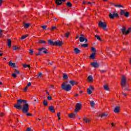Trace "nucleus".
<instances>
[{
    "label": "nucleus",
    "mask_w": 131,
    "mask_h": 131,
    "mask_svg": "<svg viewBox=\"0 0 131 131\" xmlns=\"http://www.w3.org/2000/svg\"><path fill=\"white\" fill-rule=\"evenodd\" d=\"M14 108L18 110H22L23 113H28L29 111V105L27 103V100L18 99L17 100V104L14 105Z\"/></svg>",
    "instance_id": "f257e3e1"
},
{
    "label": "nucleus",
    "mask_w": 131,
    "mask_h": 131,
    "mask_svg": "<svg viewBox=\"0 0 131 131\" xmlns=\"http://www.w3.org/2000/svg\"><path fill=\"white\" fill-rule=\"evenodd\" d=\"M121 85L122 89L124 88V91H127L128 92H129V91H130V90L128 89V88H129V85H128V84L126 83V78L124 75H123L122 77Z\"/></svg>",
    "instance_id": "f03ea898"
},
{
    "label": "nucleus",
    "mask_w": 131,
    "mask_h": 131,
    "mask_svg": "<svg viewBox=\"0 0 131 131\" xmlns=\"http://www.w3.org/2000/svg\"><path fill=\"white\" fill-rule=\"evenodd\" d=\"M61 89L66 92H69L71 91L72 87L70 84H66V83L63 82L61 84Z\"/></svg>",
    "instance_id": "7ed1b4c3"
},
{
    "label": "nucleus",
    "mask_w": 131,
    "mask_h": 131,
    "mask_svg": "<svg viewBox=\"0 0 131 131\" xmlns=\"http://www.w3.org/2000/svg\"><path fill=\"white\" fill-rule=\"evenodd\" d=\"M108 17L110 19H114V18H119V15L117 13L113 12V13H110Z\"/></svg>",
    "instance_id": "20e7f679"
},
{
    "label": "nucleus",
    "mask_w": 131,
    "mask_h": 131,
    "mask_svg": "<svg viewBox=\"0 0 131 131\" xmlns=\"http://www.w3.org/2000/svg\"><path fill=\"white\" fill-rule=\"evenodd\" d=\"M131 30V27L129 28L128 29V30L126 31V28H125V27H123V28L121 29V31L123 33V34H128V33H129V32Z\"/></svg>",
    "instance_id": "39448f33"
},
{
    "label": "nucleus",
    "mask_w": 131,
    "mask_h": 131,
    "mask_svg": "<svg viewBox=\"0 0 131 131\" xmlns=\"http://www.w3.org/2000/svg\"><path fill=\"white\" fill-rule=\"evenodd\" d=\"M99 27H101L103 30H106V28L107 27V24L105 22L100 21L98 24Z\"/></svg>",
    "instance_id": "423d86ee"
},
{
    "label": "nucleus",
    "mask_w": 131,
    "mask_h": 131,
    "mask_svg": "<svg viewBox=\"0 0 131 131\" xmlns=\"http://www.w3.org/2000/svg\"><path fill=\"white\" fill-rule=\"evenodd\" d=\"M120 15L121 16H122V15H124V16H125V17H126V18H128V17L129 16V12H124V10H121V12L120 13Z\"/></svg>",
    "instance_id": "0eeeda50"
},
{
    "label": "nucleus",
    "mask_w": 131,
    "mask_h": 131,
    "mask_svg": "<svg viewBox=\"0 0 131 131\" xmlns=\"http://www.w3.org/2000/svg\"><path fill=\"white\" fill-rule=\"evenodd\" d=\"M75 108L74 112H78L81 109V104L79 103H76Z\"/></svg>",
    "instance_id": "6e6552de"
},
{
    "label": "nucleus",
    "mask_w": 131,
    "mask_h": 131,
    "mask_svg": "<svg viewBox=\"0 0 131 131\" xmlns=\"http://www.w3.org/2000/svg\"><path fill=\"white\" fill-rule=\"evenodd\" d=\"M54 45L55 46H59V47H61V46H63V42L59 40L55 41Z\"/></svg>",
    "instance_id": "1a4fd4ad"
},
{
    "label": "nucleus",
    "mask_w": 131,
    "mask_h": 131,
    "mask_svg": "<svg viewBox=\"0 0 131 131\" xmlns=\"http://www.w3.org/2000/svg\"><path fill=\"white\" fill-rule=\"evenodd\" d=\"M92 91H94V87H93V86H90V88L87 89V94H88V95H91L92 93H93Z\"/></svg>",
    "instance_id": "9d476101"
},
{
    "label": "nucleus",
    "mask_w": 131,
    "mask_h": 131,
    "mask_svg": "<svg viewBox=\"0 0 131 131\" xmlns=\"http://www.w3.org/2000/svg\"><path fill=\"white\" fill-rule=\"evenodd\" d=\"M91 66H92V67H94V68H98V67H99V63H98V62H92L91 63Z\"/></svg>",
    "instance_id": "9b49d317"
},
{
    "label": "nucleus",
    "mask_w": 131,
    "mask_h": 131,
    "mask_svg": "<svg viewBox=\"0 0 131 131\" xmlns=\"http://www.w3.org/2000/svg\"><path fill=\"white\" fill-rule=\"evenodd\" d=\"M115 113H119L120 112V106H116L114 109Z\"/></svg>",
    "instance_id": "f8f14e48"
},
{
    "label": "nucleus",
    "mask_w": 131,
    "mask_h": 131,
    "mask_svg": "<svg viewBox=\"0 0 131 131\" xmlns=\"http://www.w3.org/2000/svg\"><path fill=\"white\" fill-rule=\"evenodd\" d=\"M9 66L11 67V68H16V63H13L12 61H9L8 62Z\"/></svg>",
    "instance_id": "ddd939ff"
},
{
    "label": "nucleus",
    "mask_w": 131,
    "mask_h": 131,
    "mask_svg": "<svg viewBox=\"0 0 131 131\" xmlns=\"http://www.w3.org/2000/svg\"><path fill=\"white\" fill-rule=\"evenodd\" d=\"M79 40L80 41V42H83V41H85V42H88V39H86V38H84L83 37H80L79 38Z\"/></svg>",
    "instance_id": "4468645a"
},
{
    "label": "nucleus",
    "mask_w": 131,
    "mask_h": 131,
    "mask_svg": "<svg viewBox=\"0 0 131 131\" xmlns=\"http://www.w3.org/2000/svg\"><path fill=\"white\" fill-rule=\"evenodd\" d=\"M48 110H50V112H52V113H55V108L53 106H50L48 108Z\"/></svg>",
    "instance_id": "2eb2a0df"
},
{
    "label": "nucleus",
    "mask_w": 131,
    "mask_h": 131,
    "mask_svg": "<svg viewBox=\"0 0 131 131\" xmlns=\"http://www.w3.org/2000/svg\"><path fill=\"white\" fill-rule=\"evenodd\" d=\"M90 59H93L95 60L96 59V53L95 52H93L92 54L90 56Z\"/></svg>",
    "instance_id": "dca6fc26"
},
{
    "label": "nucleus",
    "mask_w": 131,
    "mask_h": 131,
    "mask_svg": "<svg viewBox=\"0 0 131 131\" xmlns=\"http://www.w3.org/2000/svg\"><path fill=\"white\" fill-rule=\"evenodd\" d=\"M55 4L57 6H61L62 5V1L61 0H55Z\"/></svg>",
    "instance_id": "f3484780"
},
{
    "label": "nucleus",
    "mask_w": 131,
    "mask_h": 131,
    "mask_svg": "<svg viewBox=\"0 0 131 131\" xmlns=\"http://www.w3.org/2000/svg\"><path fill=\"white\" fill-rule=\"evenodd\" d=\"M7 45L8 46V48H11L12 46V40H11V39H7Z\"/></svg>",
    "instance_id": "a211bd4d"
},
{
    "label": "nucleus",
    "mask_w": 131,
    "mask_h": 131,
    "mask_svg": "<svg viewBox=\"0 0 131 131\" xmlns=\"http://www.w3.org/2000/svg\"><path fill=\"white\" fill-rule=\"evenodd\" d=\"M83 120L84 122H86V123H89V122H91V119L89 118H84Z\"/></svg>",
    "instance_id": "6ab92c4d"
},
{
    "label": "nucleus",
    "mask_w": 131,
    "mask_h": 131,
    "mask_svg": "<svg viewBox=\"0 0 131 131\" xmlns=\"http://www.w3.org/2000/svg\"><path fill=\"white\" fill-rule=\"evenodd\" d=\"M88 81H89V82L94 81V78H93V76H92L91 75L89 76L88 77Z\"/></svg>",
    "instance_id": "aec40b11"
},
{
    "label": "nucleus",
    "mask_w": 131,
    "mask_h": 131,
    "mask_svg": "<svg viewBox=\"0 0 131 131\" xmlns=\"http://www.w3.org/2000/svg\"><path fill=\"white\" fill-rule=\"evenodd\" d=\"M42 50H44L43 51V53H44V54H48V50H46L45 48H42L38 49L39 51H42Z\"/></svg>",
    "instance_id": "412c9836"
},
{
    "label": "nucleus",
    "mask_w": 131,
    "mask_h": 131,
    "mask_svg": "<svg viewBox=\"0 0 131 131\" xmlns=\"http://www.w3.org/2000/svg\"><path fill=\"white\" fill-rule=\"evenodd\" d=\"M48 43H49V45H50V46H55V41L54 42L51 39L48 40Z\"/></svg>",
    "instance_id": "4be33fe9"
},
{
    "label": "nucleus",
    "mask_w": 131,
    "mask_h": 131,
    "mask_svg": "<svg viewBox=\"0 0 131 131\" xmlns=\"http://www.w3.org/2000/svg\"><path fill=\"white\" fill-rule=\"evenodd\" d=\"M74 51L75 54H79V53H80V50H79L77 48H75L74 49Z\"/></svg>",
    "instance_id": "5701e85b"
},
{
    "label": "nucleus",
    "mask_w": 131,
    "mask_h": 131,
    "mask_svg": "<svg viewBox=\"0 0 131 131\" xmlns=\"http://www.w3.org/2000/svg\"><path fill=\"white\" fill-rule=\"evenodd\" d=\"M70 84H71V85H75V84H77V82H76L74 80H71L70 81Z\"/></svg>",
    "instance_id": "b1692460"
},
{
    "label": "nucleus",
    "mask_w": 131,
    "mask_h": 131,
    "mask_svg": "<svg viewBox=\"0 0 131 131\" xmlns=\"http://www.w3.org/2000/svg\"><path fill=\"white\" fill-rule=\"evenodd\" d=\"M69 117L70 118H75V114L72 113L69 114Z\"/></svg>",
    "instance_id": "393cba45"
},
{
    "label": "nucleus",
    "mask_w": 131,
    "mask_h": 131,
    "mask_svg": "<svg viewBox=\"0 0 131 131\" xmlns=\"http://www.w3.org/2000/svg\"><path fill=\"white\" fill-rule=\"evenodd\" d=\"M90 105L92 107V108H95V102L94 101H92L90 102Z\"/></svg>",
    "instance_id": "a878e982"
},
{
    "label": "nucleus",
    "mask_w": 131,
    "mask_h": 131,
    "mask_svg": "<svg viewBox=\"0 0 131 131\" xmlns=\"http://www.w3.org/2000/svg\"><path fill=\"white\" fill-rule=\"evenodd\" d=\"M13 50L14 51H17L20 50V48L18 46H14L13 47Z\"/></svg>",
    "instance_id": "bb28decb"
},
{
    "label": "nucleus",
    "mask_w": 131,
    "mask_h": 131,
    "mask_svg": "<svg viewBox=\"0 0 131 131\" xmlns=\"http://www.w3.org/2000/svg\"><path fill=\"white\" fill-rule=\"evenodd\" d=\"M103 89L105 90V91H108L109 90V86L108 85H104L103 86Z\"/></svg>",
    "instance_id": "cd10ccee"
},
{
    "label": "nucleus",
    "mask_w": 131,
    "mask_h": 131,
    "mask_svg": "<svg viewBox=\"0 0 131 131\" xmlns=\"http://www.w3.org/2000/svg\"><path fill=\"white\" fill-rule=\"evenodd\" d=\"M67 6L69 7V8H71V7H72V4H71L70 2H67Z\"/></svg>",
    "instance_id": "c85d7f7f"
},
{
    "label": "nucleus",
    "mask_w": 131,
    "mask_h": 131,
    "mask_svg": "<svg viewBox=\"0 0 131 131\" xmlns=\"http://www.w3.org/2000/svg\"><path fill=\"white\" fill-rule=\"evenodd\" d=\"M70 35V33H69V32H68L64 34V36L65 37H67V38H68V37H69Z\"/></svg>",
    "instance_id": "c756f323"
},
{
    "label": "nucleus",
    "mask_w": 131,
    "mask_h": 131,
    "mask_svg": "<svg viewBox=\"0 0 131 131\" xmlns=\"http://www.w3.org/2000/svg\"><path fill=\"white\" fill-rule=\"evenodd\" d=\"M63 79H68V75L66 74H64L63 76Z\"/></svg>",
    "instance_id": "7c9ffc66"
},
{
    "label": "nucleus",
    "mask_w": 131,
    "mask_h": 131,
    "mask_svg": "<svg viewBox=\"0 0 131 131\" xmlns=\"http://www.w3.org/2000/svg\"><path fill=\"white\" fill-rule=\"evenodd\" d=\"M29 26H30V24H25V26H24V28H28V27H29Z\"/></svg>",
    "instance_id": "2f4dec72"
},
{
    "label": "nucleus",
    "mask_w": 131,
    "mask_h": 131,
    "mask_svg": "<svg viewBox=\"0 0 131 131\" xmlns=\"http://www.w3.org/2000/svg\"><path fill=\"white\" fill-rule=\"evenodd\" d=\"M114 6L116 8H123V6L121 5H115Z\"/></svg>",
    "instance_id": "473e14b6"
},
{
    "label": "nucleus",
    "mask_w": 131,
    "mask_h": 131,
    "mask_svg": "<svg viewBox=\"0 0 131 131\" xmlns=\"http://www.w3.org/2000/svg\"><path fill=\"white\" fill-rule=\"evenodd\" d=\"M81 47H82V48H88L89 47V45H88V44H82L81 45Z\"/></svg>",
    "instance_id": "72a5a7b5"
},
{
    "label": "nucleus",
    "mask_w": 131,
    "mask_h": 131,
    "mask_svg": "<svg viewBox=\"0 0 131 131\" xmlns=\"http://www.w3.org/2000/svg\"><path fill=\"white\" fill-rule=\"evenodd\" d=\"M39 43H47V41L43 40H39Z\"/></svg>",
    "instance_id": "f704fd0d"
},
{
    "label": "nucleus",
    "mask_w": 131,
    "mask_h": 131,
    "mask_svg": "<svg viewBox=\"0 0 131 131\" xmlns=\"http://www.w3.org/2000/svg\"><path fill=\"white\" fill-rule=\"evenodd\" d=\"M27 36H28V35H25L21 36L20 39H25V38H26V37H27Z\"/></svg>",
    "instance_id": "c9c22d12"
},
{
    "label": "nucleus",
    "mask_w": 131,
    "mask_h": 131,
    "mask_svg": "<svg viewBox=\"0 0 131 131\" xmlns=\"http://www.w3.org/2000/svg\"><path fill=\"white\" fill-rule=\"evenodd\" d=\"M43 104L44 106H48V101H47V100H45L43 102Z\"/></svg>",
    "instance_id": "e433bc0d"
},
{
    "label": "nucleus",
    "mask_w": 131,
    "mask_h": 131,
    "mask_svg": "<svg viewBox=\"0 0 131 131\" xmlns=\"http://www.w3.org/2000/svg\"><path fill=\"white\" fill-rule=\"evenodd\" d=\"M55 29H57V27H56V26H53L52 28H51V29H50V30L51 31H54V30H55Z\"/></svg>",
    "instance_id": "4c0bfd02"
},
{
    "label": "nucleus",
    "mask_w": 131,
    "mask_h": 131,
    "mask_svg": "<svg viewBox=\"0 0 131 131\" xmlns=\"http://www.w3.org/2000/svg\"><path fill=\"white\" fill-rule=\"evenodd\" d=\"M95 37L96 38H97V39H98V40H102V39H101V38L100 37V36L99 35H95Z\"/></svg>",
    "instance_id": "58836bf2"
},
{
    "label": "nucleus",
    "mask_w": 131,
    "mask_h": 131,
    "mask_svg": "<svg viewBox=\"0 0 131 131\" xmlns=\"http://www.w3.org/2000/svg\"><path fill=\"white\" fill-rule=\"evenodd\" d=\"M91 51H92V52H93V53H95L96 54V49L94 47H92L91 48Z\"/></svg>",
    "instance_id": "ea45409f"
},
{
    "label": "nucleus",
    "mask_w": 131,
    "mask_h": 131,
    "mask_svg": "<svg viewBox=\"0 0 131 131\" xmlns=\"http://www.w3.org/2000/svg\"><path fill=\"white\" fill-rule=\"evenodd\" d=\"M14 70V72L16 73V74H20V72L18 71V70L15 69Z\"/></svg>",
    "instance_id": "a19ab883"
},
{
    "label": "nucleus",
    "mask_w": 131,
    "mask_h": 131,
    "mask_svg": "<svg viewBox=\"0 0 131 131\" xmlns=\"http://www.w3.org/2000/svg\"><path fill=\"white\" fill-rule=\"evenodd\" d=\"M101 117H104V116H108V114L106 113L102 114L101 115Z\"/></svg>",
    "instance_id": "79ce46f5"
},
{
    "label": "nucleus",
    "mask_w": 131,
    "mask_h": 131,
    "mask_svg": "<svg viewBox=\"0 0 131 131\" xmlns=\"http://www.w3.org/2000/svg\"><path fill=\"white\" fill-rule=\"evenodd\" d=\"M12 77H14V78H16L17 77V75H16L15 73L12 74Z\"/></svg>",
    "instance_id": "37998d69"
},
{
    "label": "nucleus",
    "mask_w": 131,
    "mask_h": 131,
    "mask_svg": "<svg viewBox=\"0 0 131 131\" xmlns=\"http://www.w3.org/2000/svg\"><path fill=\"white\" fill-rule=\"evenodd\" d=\"M47 99H48V100H49V101H52V100H53V98H52V97H51V96H48V97H47Z\"/></svg>",
    "instance_id": "c03bdc74"
},
{
    "label": "nucleus",
    "mask_w": 131,
    "mask_h": 131,
    "mask_svg": "<svg viewBox=\"0 0 131 131\" xmlns=\"http://www.w3.org/2000/svg\"><path fill=\"white\" fill-rule=\"evenodd\" d=\"M4 116H5V113H0V117H4Z\"/></svg>",
    "instance_id": "a18cd8bd"
},
{
    "label": "nucleus",
    "mask_w": 131,
    "mask_h": 131,
    "mask_svg": "<svg viewBox=\"0 0 131 131\" xmlns=\"http://www.w3.org/2000/svg\"><path fill=\"white\" fill-rule=\"evenodd\" d=\"M42 75V74L41 73H39L37 74V77H41Z\"/></svg>",
    "instance_id": "49530a36"
},
{
    "label": "nucleus",
    "mask_w": 131,
    "mask_h": 131,
    "mask_svg": "<svg viewBox=\"0 0 131 131\" xmlns=\"http://www.w3.org/2000/svg\"><path fill=\"white\" fill-rule=\"evenodd\" d=\"M60 115H61V113H57V116L58 117L59 120H60V119H61V118L60 117Z\"/></svg>",
    "instance_id": "de8ad7c7"
},
{
    "label": "nucleus",
    "mask_w": 131,
    "mask_h": 131,
    "mask_svg": "<svg viewBox=\"0 0 131 131\" xmlns=\"http://www.w3.org/2000/svg\"><path fill=\"white\" fill-rule=\"evenodd\" d=\"M29 54H30V55H33V50H30Z\"/></svg>",
    "instance_id": "09e8293b"
},
{
    "label": "nucleus",
    "mask_w": 131,
    "mask_h": 131,
    "mask_svg": "<svg viewBox=\"0 0 131 131\" xmlns=\"http://www.w3.org/2000/svg\"><path fill=\"white\" fill-rule=\"evenodd\" d=\"M3 36V30L0 29V37Z\"/></svg>",
    "instance_id": "8fccbe9b"
},
{
    "label": "nucleus",
    "mask_w": 131,
    "mask_h": 131,
    "mask_svg": "<svg viewBox=\"0 0 131 131\" xmlns=\"http://www.w3.org/2000/svg\"><path fill=\"white\" fill-rule=\"evenodd\" d=\"M27 90H28V86H26V87L24 89V92H26L27 91Z\"/></svg>",
    "instance_id": "3c124183"
},
{
    "label": "nucleus",
    "mask_w": 131,
    "mask_h": 131,
    "mask_svg": "<svg viewBox=\"0 0 131 131\" xmlns=\"http://www.w3.org/2000/svg\"><path fill=\"white\" fill-rule=\"evenodd\" d=\"M41 55V52H39L36 54V56H40Z\"/></svg>",
    "instance_id": "603ef678"
},
{
    "label": "nucleus",
    "mask_w": 131,
    "mask_h": 131,
    "mask_svg": "<svg viewBox=\"0 0 131 131\" xmlns=\"http://www.w3.org/2000/svg\"><path fill=\"white\" fill-rule=\"evenodd\" d=\"M41 27L44 30L47 29V26H42Z\"/></svg>",
    "instance_id": "864d4df0"
},
{
    "label": "nucleus",
    "mask_w": 131,
    "mask_h": 131,
    "mask_svg": "<svg viewBox=\"0 0 131 131\" xmlns=\"http://www.w3.org/2000/svg\"><path fill=\"white\" fill-rule=\"evenodd\" d=\"M27 116H32V114H30V113H27L26 114Z\"/></svg>",
    "instance_id": "5fc2aeb1"
},
{
    "label": "nucleus",
    "mask_w": 131,
    "mask_h": 131,
    "mask_svg": "<svg viewBox=\"0 0 131 131\" xmlns=\"http://www.w3.org/2000/svg\"><path fill=\"white\" fill-rule=\"evenodd\" d=\"M31 85V82H29L28 83V84L27 85V86H28V88H29V86H30Z\"/></svg>",
    "instance_id": "6e6d98bb"
},
{
    "label": "nucleus",
    "mask_w": 131,
    "mask_h": 131,
    "mask_svg": "<svg viewBox=\"0 0 131 131\" xmlns=\"http://www.w3.org/2000/svg\"><path fill=\"white\" fill-rule=\"evenodd\" d=\"M122 95H123L125 97H126L127 96V94L124 92H122Z\"/></svg>",
    "instance_id": "4d7b16f0"
},
{
    "label": "nucleus",
    "mask_w": 131,
    "mask_h": 131,
    "mask_svg": "<svg viewBox=\"0 0 131 131\" xmlns=\"http://www.w3.org/2000/svg\"><path fill=\"white\" fill-rule=\"evenodd\" d=\"M26 131H31V129L30 127L27 128Z\"/></svg>",
    "instance_id": "13d9d810"
},
{
    "label": "nucleus",
    "mask_w": 131,
    "mask_h": 131,
    "mask_svg": "<svg viewBox=\"0 0 131 131\" xmlns=\"http://www.w3.org/2000/svg\"><path fill=\"white\" fill-rule=\"evenodd\" d=\"M101 73H105L106 72V71L105 70H101L100 71Z\"/></svg>",
    "instance_id": "bf43d9fd"
},
{
    "label": "nucleus",
    "mask_w": 131,
    "mask_h": 131,
    "mask_svg": "<svg viewBox=\"0 0 131 131\" xmlns=\"http://www.w3.org/2000/svg\"><path fill=\"white\" fill-rule=\"evenodd\" d=\"M3 2H4V0H0V7L2 6V4H3Z\"/></svg>",
    "instance_id": "052dcab7"
},
{
    "label": "nucleus",
    "mask_w": 131,
    "mask_h": 131,
    "mask_svg": "<svg viewBox=\"0 0 131 131\" xmlns=\"http://www.w3.org/2000/svg\"><path fill=\"white\" fill-rule=\"evenodd\" d=\"M83 5H87L88 2H86V1H84V2H83Z\"/></svg>",
    "instance_id": "680f3d73"
},
{
    "label": "nucleus",
    "mask_w": 131,
    "mask_h": 131,
    "mask_svg": "<svg viewBox=\"0 0 131 131\" xmlns=\"http://www.w3.org/2000/svg\"><path fill=\"white\" fill-rule=\"evenodd\" d=\"M24 68H27V64H23Z\"/></svg>",
    "instance_id": "e2e57ef3"
},
{
    "label": "nucleus",
    "mask_w": 131,
    "mask_h": 131,
    "mask_svg": "<svg viewBox=\"0 0 131 131\" xmlns=\"http://www.w3.org/2000/svg\"><path fill=\"white\" fill-rule=\"evenodd\" d=\"M34 102H37V103H38V99L36 98V99H35Z\"/></svg>",
    "instance_id": "0e129e2a"
},
{
    "label": "nucleus",
    "mask_w": 131,
    "mask_h": 131,
    "mask_svg": "<svg viewBox=\"0 0 131 131\" xmlns=\"http://www.w3.org/2000/svg\"><path fill=\"white\" fill-rule=\"evenodd\" d=\"M87 5H92V3H91V2H87Z\"/></svg>",
    "instance_id": "69168bd1"
},
{
    "label": "nucleus",
    "mask_w": 131,
    "mask_h": 131,
    "mask_svg": "<svg viewBox=\"0 0 131 131\" xmlns=\"http://www.w3.org/2000/svg\"><path fill=\"white\" fill-rule=\"evenodd\" d=\"M74 97H78V94H76L74 95Z\"/></svg>",
    "instance_id": "338daca9"
},
{
    "label": "nucleus",
    "mask_w": 131,
    "mask_h": 131,
    "mask_svg": "<svg viewBox=\"0 0 131 131\" xmlns=\"http://www.w3.org/2000/svg\"><path fill=\"white\" fill-rule=\"evenodd\" d=\"M4 55V53H0V57H2Z\"/></svg>",
    "instance_id": "774afa93"
}]
</instances>
